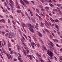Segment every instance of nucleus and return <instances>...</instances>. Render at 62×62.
<instances>
[{"label": "nucleus", "instance_id": "nucleus-1", "mask_svg": "<svg viewBox=\"0 0 62 62\" xmlns=\"http://www.w3.org/2000/svg\"><path fill=\"white\" fill-rule=\"evenodd\" d=\"M47 53L49 55V56H50V57H52L53 56V54L52 52H49L48 49V50Z\"/></svg>", "mask_w": 62, "mask_h": 62}, {"label": "nucleus", "instance_id": "nucleus-2", "mask_svg": "<svg viewBox=\"0 0 62 62\" xmlns=\"http://www.w3.org/2000/svg\"><path fill=\"white\" fill-rule=\"evenodd\" d=\"M6 55L8 59H10V58L12 59V57H11L10 54L7 53Z\"/></svg>", "mask_w": 62, "mask_h": 62}, {"label": "nucleus", "instance_id": "nucleus-3", "mask_svg": "<svg viewBox=\"0 0 62 62\" xmlns=\"http://www.w3.org/2000/svg\"><path fill=\"white\" fill-rule=\"evenodd\" d=\"M30 26V27L31 28H29V29L31 31V32H34V30H33V28H34V27H33V26H32L31 25V26Z\"/></svg>", "mask_w": 62, "mask_h": 62}, {"label": "nucleus", "instance_id": "nucleus-4", "mask_svg": "<svg viewBox=\"0 0 62 62\" xmlns=\"http://www.w3.org/2000/svg\"><path fill=\"white\" fill-rule=\"evenodd\" d=\"M23 1L25 3H26V4H27V5H29V2L28 1H27V0H23Z\"/></svg>", "mask_w": 62, "mask_h": 62}, {"label": "nucleus", "instance_id": "nucleus-5", "mask_svg": "<svg viewBox=\"0 0 62 62\" xmlns=\"http://www.w3.org/2000/svg\"><path fill=\"white\" fill-rule=\"evenodd\" d=\"M16 6L17 7V8H20V6H19V4H18V1H17V0H16Z\"/></svg>", "mask_w": 62, "mask_h": 62}, {"label": "nucleus", "instance_id": "nucleus-6", "mask_svg": "<svg viewBox=\"0 0 62 62\" xmlns=\"http://www.w3.org/2000/svg\"><path fill=\"white\" fill-rule=\"evenodd\" d=\"M10 6L11 7V10H12V12L13 13V12L14 11H13V6H12L11 5H10Z\"/></svg>", "mask_w": 62, "mask_h": 62}, {"label": "nucleus", "instance_id": "nucleus-7", "mask_svg": "<svg viewBox=\"0 0 62 62\" xmlns=\"http://www.w3.org/2000/svg\"><path fill=\"white\" fill-rule=\"evenodd\" d=\"M9 2L10 3H11L13 6L14 2L12 0H11L9 1Z\"/></svg>", "mask_w": 62, "mask_h": 62}, {"label": "nucleus", "instance_id": "nucleus-8", "mask_svg": "<svg viewBox=\"0 0 62 62\" xmlns=\"http://www.w3.org/2000/svg\"><path fill=\"white\" fill-rule=\"evenodd\" d=\"M20 2L22 4V5H24V2H23L22 0H20Z\"/></svg>", "mask_w": 62, "mask_h": 62}, {"label": "nucleus", "instance_id": "nucleus-9", "mask_svg": "<svg viewBox=\"0 0 62 62\" xmlns=\"http://www.w3.org/2000/svg\"><path fill=\"white\" fill-rule=\"evenodd\" d=\"M9 35L10 36H11V37H12L13 36V35L11 33V32H10L9 33Z\"/></svg>", "mask_w": 62, "mask_h": 62}, {"label": "nucleus", "instance_id": "nucleus-10", "mask_svg": "<svg viewBox=\"0 0 62 62\" xmlns=\"http://www.w3.org/2000/svg\"><path fill=\"white\" fill-rule=\"evenodd\" d=\"M45 9H47V10H46L47 11H48V10H49V8H49V7H45Z\"/></svg>", "mask_w": 62, "mask_h": 62}, {"label": "nucleus", "instance_id": "nucleus-11", "mask_svg": "<svg viewBox=\"0 0 62 62\" xmlns=\"http://www.w3.org/2000/svg\"><path fill=\"white\" fill-rule=\"evenodd\" d=\"M53 40L54 41V42H58V41L57 40L54 39H53Z\"/></svg>", "mask_w": 62, "mask_h": 62}, {"label": "nucleus", "instance_id": "nucleus-12", "mask_svg": "<svg viewBox=\"0 0 62 62\" xmlns=\"http://www.w3.org/2000/svg\"><path fill=\"white\" fill-rule=\"evenodd\" d=\"M1 21L2 22V23H5L6 21H5V20L4 19H2L1 20Z\"/></svg>", "mask_w": 62, "mask_h": 62}, {"label": "nucleus", "instance_id": "nucleus-13", "mask_svg": "<svg viewBox=\"0 0 62 62\" xmlns=\"http://www.w3.org/2000/svg\"><path fill=\"white\" fill-rule=\"evenodd\" d=\"M26 25H27V26H28V27H30V26H31V24H27Z\"/></svg>", "mask_w": 62, "mask_h": 62}, {"label": "nucleus", "instance_id": "nucleus-14", "mask_svg": "<svg viewBox=\"0 0 62 62\" xmlns=\"http://www.w3.org/2000/svg\"><path fill=\"white\" fill-rule=\"evenodd\" d=\"M23 51L24 52L25 55H26V51H25V50L24 49H23Z\"/></svg>", "mask_w": 62, "mask_h": 62}, {"label": "nucleus", "instance_id": "nucleus-15", "mask_svg": "<svg viewBox=\"0 0 62 62\" xmlns=\"http://www.w3.org/2000/svg\"><path fill=\"white\" fill-rule=\"evenodd\" d=\"M38 33L39 34V35L41 37H42V35H41V33H40L38 32Z\"/></svg>", "mask_w": 62, "mask_h": 62}, {"label": "nucleus", "instance_id": "nucleus-16", "mask_svg": "<svg viewBox=\"0 0 62 62\" xmlns=\"http://www.w3.org/2000/svg\"><path fill=\"white\" fill-rule=\"evenodd\" d=\"M31 43V45H34V46H36V44H35V43L34 42H32Z\"/></svg>", "mask_w": 62, "mask_h": 62}, {"label": "nucleus", "instance_id": "nucleus-17", "mask_svg": "<svg viewBox=\"0 0 62 62\" xmlns=\"http://www.w3.org/2000/svg\"><path fill=\"white\" fill-rule=\"evenodd\" d=\"M50 19L51 21H52L53 22V23H54V20L52 19V18H50Z\"/></svg>", "mask_w": 62, "mask_h": 62}, {"label": "nucleus", "instance_id": "nucleus-18", "mask_svg": "<svg viewBox=\"0 0 62 62\" xmlns=\"http://www.w3.org/2000/svg\"><path fill=\"white\" fill-rule=\"evenodd\" d=\"M30 13L31 16H32V17H34V16L33 15V14H32V13L30 11Z\"/></svg>", "mask_w": 62, "mask_h": 62}, {"label": "nucleus", "instance_id": "nucleus-19", "mask_svg": "<svg viewBox=\"0 0 62 62\" xmlns=\"http://www.w3.org/2000/svg\"><path fill=\"white\" fill-rule=\"evenodd\" d=\"M49 5L51 7H54V6L53 5H52V4L51 3H49Z\"/></svg>", "mask_w": 62, "mask_h": 62}, {"label": "nucleus", "instance_id": "nucleus-20", "mask_svg": "<svg viewBox=\"0 0 62 62\" xmlns=\"http://www.w3.org/2000/svg\"><path fill=\"white\" fill-rule=\"evenodd\" d=\"M32 21L33 22H35V19L34 18H32Z\"/></svg>", "mask_w": 62, "mask_h": 62}, {"label": "nucleus", "instance_id": "nucleus-21", "mask_svg": "<svg viewBox=\"0 0 62 62\" xmlns=\"http://www.w3.org/2000/svg\"><path fill=\"white\" fill-rule=\"evenodd\" d=\"M54 22H56V23H58V22H59V21L57 19H56V20H55L54 21Z\"/></svg>", "mask_w": 62, "mask_h": 62}, {"label": "nucleus", "instance_id": "nucleus-22", "mask_svg": "<svg viewBox=\"0 0 62 62\" xmlns=\"http://www.w3.org/2000/svg\"><path fill=\"white\" fill-rule=\"evenodd\" d=\"M55 27H56V28L57 29H58V25H57L55 24Z\"/></svg>", "mask_w": 62, "mask_h": 62}, {"label": "nucleus", "instance_id": "nucleus-23", "mask_svg": "<svg viewBox=\"0 0 62 62\" xmlns=\"http://www.w3.org/2000/svg\"><path fill=\"white\" fill-rule=\"evenodd\" d=\"M38 7H39V8H43V6H42V5H40L39 6H38Z\"/></svg>", "mask_w": 62, "mask_h": 62}, {"label": "nucleus", "instance_id": "nucleus-24", "mask_svg": "<svg viewBox=\"0 0 62 62\" xmlns=\"http://www.w3.org/2000/svg\"><path fill=\"white\" fill-rule=\"evenodd\" d=\"M16 46L17 48H20V47L19 46V45H18V44H17L16 45Z\"/></svg>", "mask_w": 62, "mask_h": 62}, {"label": "nucleus", "instance_id": "nucleus-25", "mask_svg": "<svg viewBox=\"0 0 62 62\" xmlns=\"http://www.w3.org/2000/svg\"><path fill=\"white\" fill-rule=\"evenodd\" d=\"M45 30L46 31V32H47V33H49V31L48 30H47V29H45Z\"/></svg>", "mask_w": 62, "mask_h": 62}, {"label": "nucleus", "instance_id": "nucleus-26", "mask_svg": "<svg viewBox=\"0 0 62 62\" xmlns=\"http://www.w3.org/2000/svg\"><path fill=\"white\" fill-rule=\"evenodd\" d=\"M58 11L60 14L61 15V14H62V12H61V11L59 10H58Z\"/></svg>", "mask_w": 62, "mask_h": 62}, {"label": "nucleus", "instance_id": "nucleus-27", "mask_svg": "<svg viewBox=\"0 0 62 62\" xmlns=\"http://www.w3.org/2000/svg\"><path fill=\"white\" fill-rule=\"evenodd\" d=\"M50 44H51L52 47H53V45H54V44H53L51 42H50Z\"/></svg>", "mask_w": 62, "mask_h": 62}, {"label": "nucleus", "instance_id": "nucleus-28", "mask_svg": "<svg viewBox=\"0 0 62 62\" xmlns=\"http://www.w3.org/2000/svg\"><path fill=\"white\" fill-rule=\"evenodd\" d=\"M25 14H26V16L27 17L28 16V14H27V13L26 12H25Z\"/></svg>", "mask_w": 62, "mask_h": 62}, {"label": "nucleus", "instance_id": "nucleus-29", "mask_svg": "<svg viewBox=\"0 0 62 62\" xmlns=\"http://www.w3.org/2000/svg\"><path fill=\"white\" fill-rule=\"evenodd\" d=\"M12 23H13V24H14H14H15V22H14V21H12Z\"/></svg>", "mask_w": 62, "mask_h": 62}, {"label": "nucleus", "instance_id": "nucleus-30", "mask_svg": "<svg viewBox=\"0 0 62 62\" xmlns=\"http://www.w3.org/2000/svg\"><path fill=\"white\" fill-rule=\"evenodd\" d=\"M48 2H50V3H52V1L51 0H48V1H47Z\"/></svg>", "mask_w": 62, "mask_h": 62}, {"label": "nucleus", "instance_id": "nucleus-31", "mask_svg": "<svg viewBox=\"0 0 62 62\" xmlns=\"http://www.w3.org/2000/svg\"><path fill=\"white\" fill-rule=\"evenodd\" d=\"M53 11H55V12L57 11V9H53Z\"/></svg>", "mask_w": 62, "mask_h": 62}, {"label": "nucleus", "instance_id": "nucleus-32", "mask_svg": "<svg viewBox=\"0 0 62 62\" xmlns=\"http://www.w3.org/2000/svg\"><path fill=\"white\" fill-rule=\"evenodd\" d=\"M61 4H57V6L58 7H60L61 6Z\"/></svg>", "mask_w": 62, "mask_h": 62}, {"label": "nucleus", "instance_id": "nucleus-33", "mask_svg": "<svg viewBox=\"0 0 62 62\" xmlns=\"http://www.w3.org/2000/svg\"><path fill=\"white\" fill-rule=\"evenodd\" d=\"M36 11L38 13H39V10L38 9H36Z\"/></svg>", "mask_w": 62, "mask_h": 62}, {"label": "nucleus", "instance_id": "nucleus-34", "mask_svg": "<svg viewBox=\"0 0 62 62\" xmlns=\"http://www.w3.org/2000/svg\"><path fill=\"white\" fill-rule=\"evenodd\" d=\"M41 26H43V25L44 24L43 23H42V22H41Z\"/></svg>", "mask_w": 62, "mask_h": 62}, {"label": "nucleus", "instance_id": "nucleus-35", "mask_svg": "<svg viewBox=\"0 0 62 62\" xmlns=\"http://www.w3.org/2000/svg\"><path fill=\"white\" fill-rule=\"evenodd\" d=\"M1 32L2 33V35H4V34H5V32L1 31Z\"/></svg>", "mask_w": 62, "mask_h": 62}, {"label": "nucleus", "instance_id": "nucleus-36", "mask_svg": "<svg viewBox=\"0 0 62 62\" xmlns=\"http://www.w3.org/2000/svg\"><path fill=\"white\" fill-rule=\"evenodd\" d=\"M24 36H25L26 39H27V40H27V37H26V35H25V34H24Z\"/></svg>", "mask_w": 62, "mask_h": 62}, {"label": "nucleus", "instance_id": "nucleus-37", "mask_svg": "<svg viewBox=\"0 0 62 62\" xmlns=\"http://www.w3.org/2000/svg\"><path fill=\"white\" fill-rule=\"evenodd\" d=\"M54 57L55 59V60H56V61H57V58H56V57L55 56Z\"/></svg>", "mask_w": 62, "mask_h": 62}, {"label": "nucleus", "instance_id": "nucleus-38", "mask_svg": "<svg viewBox=\"0 0 62 62\" xmlns=\"http://www.w3.org/2000/svg\"><path fill=\"white\" fill-rule=\"evenodd\" d=\"M2 50L3 52V53H4L6 54V53H5V50H4V49H2Z\"/></svg>", "mask_w": 62, "mask_h": 62}, {"label": "nucleus", "instance_id": "nucleus-39", "mask_svg": "<svg viewBox=\"0 0 62 62\" xmlns=\"http://www.w3.org/2000/svg\"><path fill=\"white\" fill-rule=\"evenodd\" d=\"M8 23H10V20H9V19H8Z\"/></svg>", "mask_w": 62, "mask_h": 62}, {"label": "nucleus", "instance_id": "nucleus-40", "mask_svg": "<svg viewBox=\"0 0 62 62\" xmlns=\"http://www.w3.org/2000/svg\"><path fill=\"white\" fill-rule=\"evenodd\" d=\"M21 14L22 15H23V16H24V14H23V12H21Z\"/></svg>", "mask_w": 62, "mask_h": 62}, {"label": "nucleus", "instance_id": "nucleus-41", "mask_svg": "<svg viewBox=\"0 0 62 62\" xmlns=\"http://www.w3.org/2000/svg\"><path fill=\"white\" fill-rule=\"evenodd\" d=\"M13 60L14 61H16V60H17L16 59H13Z\"/></svg>", "mask_w": 62, "mask_h": 62}, {"label": "nucleus", "instance_id": "nucleus-42", "mask_svg": "<svg viewBox=\"0 0 62 62\" xmlns=\"http://www.w3.org/2000/svg\"><path fill=\"white\" fill-rule=\"evenodd\" d=\"M40 40L42 43H43V42L42 41V40H41V39H40Z\"/></svg>", "mask_w": 62, "mask_h": 62}, {"label": "nucleus", "instance_id": "nucleus-43", "mask_svg": "<svg viewBox=\"0 0 62 62\" xmlns=\"http://www.w3.org/2000/svg\"><path fill=\"white\" fill-rule=\"evenodd\" d=\"M4 5L5 6H7V3L6 2H4Z\"/></svg>", "mask_w": 62, "mask_h": 62}, {"label": "nucleus", "instance_id": "nucleus-44", "mask_svg": "<svg viewBox=\"0 0 62 62\" xmlns=\"http://www.w3.org/2000/svg\"><path fill=\"white\" fill-rule=\"evenodd\" d=\"M13 51H11L10 52V54H12V53H13Z\"/></svg>", "mask_w": 62, "mask_h": 62}, {"label": "nucleus", "instance_id": "nucleus-45", "mask_svg": "<svg viewBox=\"0 0 62 62\" xmlns=\"http://www.w3.org/2000/svg\"><path fill=\"white\" fill-rule=\"evenodd\" d=\"M8 46L9 47H10V43L8 44Z\"/></svg>", "mask_w": 62, "mask_h": 62}, {"label": "nucleus", "instance_id": "nucleus-46", "mask_svg": "<svg viewBox=\"0 0 62 62\" xmlns=\"http://www.w3.org/2000/svg\"><path fill=\"white\" fill-rule=\"evenodd\" d=\"M0 47H2V46L1 45V42H0Z\"/></svg>", "mask_w": 62, "mask_h": 62}, {"label": "nucleus", "instance_id": "nucleus-47", "mask_svg": "<svg viewBox=\"0 0 62 62\" xmlns=\"http://www.w3.org/2000/svg\"><path fill=\"white\" fill-rule=\"evenodd\" d=\"M53 31L54 33H56V31L55 30H54Z\"/></svg>", "mask_w": 62, "mask_h": 62}, {"label": "nucleus", "instance_id": "nucleus-48", "mask_svg": "<svg viewBox=\"0 0 62 62\" xmlns=\"http://www.w3.org/2000/svg\"><path fill=\"white\" fill-rule=\"evenodd\" d=\"M21 49L20 48H17V50H18V52H20V50H19V49Z\"/></svg>", "mask_w": 62, "mask_h": 62}, {"label": "nucleus", "instance_id": "nucleus-49", "mask_svg": "<svg viewBox=\"0 0 62 62\" xmlns=\"http://www.w3.org/2000/svg\"><path fill=\"white\" fill-rule=\"evenodd\" d=\"M26 51H27V54L29 52V51L28 50H27Z\"/></svg>", "mask_w": 62, "mask_h": 62}, {"label": "nucleus", "instance_id": "nucleus-50", "mask_svg": "<svg viewBox=\"0 0 62 62\" xmlns=\"http://www.w3.org/2000/svg\"><path fill=\"white\" fill-rule=\"evenodd\" d=\"M35 28L36 29H38V27H36V26H35Z\"/></svg>", "mask_w": 62, "mask_h": 62}, {"label": "nucleus", "instance_id": "nucleus-51", "mask_svg": "<svg viewBox=\"0 0 62 62\" xmlns=\"http://www.w3.org/2000/svg\"><path fill=\"white\" fill-rule=\"evenodd\" d=\"M37 46H38V47H40V45H39L38 44H37Z\"/></svg>", "mask_w": 62, "mask_h": 62}, {"label": "nucleus", "instance_id": "nucleus-52", "mask_svg": "<svg viewBox=\"0 0 62 62\" xmlns=\"http://www.w3.org/2000/svg\"><path fill=\"white\" fill-rule=\"evenodd\" d=\"M3 42L4 44V45L5 46H6V42L4 41H3Z\"/></svg>", "mask_w": 62, "mask_h": 62}, {"label": "nucleus", "instance_id": "nucleus-53", "mask_svg": "<svg viewBox=\"0 0 62 62\" xmlns=\"http://www.w3.org/2000/svg\"><path fill=\"white\" fill-rule=\"evenodd\" d=\"M19 61L20 62H23V61L22 60H20Z\"/></svg>", "mask_w": 62, "mask_h": 62}, {"label": "nucleus", "instance_id": "nucleus-54", "mask_svg": "<svg viewBox=\"0 0 62 62\" xmlns=\"http://www.w3.org/2000/svg\"><path fill=\"white\" fill-rule=\"evenodd\" d=\"M46 16H47V17H49V15H48L47 14H46Z\"/></svg>", "mask_w": 62, "mask_h": 62}, {"label": "nucleus", "instance_id": "nucleus-55", "mask_svg": "<svg viewBox=\"0 0 62 62\" xmlns=\"http://www.w3.org/2000/svg\"><path fill=\"white\" fill-rule=\"evenodd\" d=\"M22 24H23V25L24 26H25H25H26L25 25V24H24V23H22Z\"/></svg>", "mask_w": 62, "mask_h": 62}, {"label": "nucleus", "instance_id": "nucleus-56", "mask_svg": "<svg viewBox=\"0 0 62 62\" xmlns=\"http://www.w3.org/2000/svg\"><path fill=\"white\" fill-rule=\"evenodd\" d=\"M10 15V16L11 17V18H12V19H13V17L12 16Z\"/></svg>", "mask_w": 62, "mask_h": 62}, {"label": "nucleus", "instance_id": "nucleus-57", "mask_svg": "<svg viewBox=\"0 0 62 62\" xmlns=\"http://www.w3.org/2000/svg\"><path fill=\"white\" fill-rule=\"evenodd\" d=\"M0 17L1 18H4V17L3 16L1 15H0Z\"/></svg>", "mask_w": 62, "mask_h": 62}, {"label": "nucleus", "instance_id": "nucleus-58", "mask_svg": "<svg viewBox=\"0 0 62 62\" xmlns=\"http://www.w3.org/2000/svg\"><path fill=\"white\" fill-rule=\"evenodd\" d=\"M3 12H6V10L4 9V10H3Z\"/></svg>", "mask_w": 62, "mask_h": 62}, {"label": "nucleus", "instance_id": "nucleus-59", "mask_svg": "<svg viewBox=\"0 0 62 62\" xmlns=\"http://www.w3.org/2000/svg\"><path fill=\"white\" fill-rule=\"evenodd\" d=\"M36 15L37 16H38V17H39V15H38V14H37V13H36Z\"/></svg>", "mask_w": 62, "mask_h": 62}, {"label": "nucleus", "instance_id": "nucleus-60", "mask_svg": "<svg viewBox=\"0 0 62 62\" xmlns=\"http://www.w3.org/2000/svg\"><path fill=\"white\" fill-rule=\"evenodd\" d=\"M5 31L6 32H8H8H9V31H8V30H5Z\"/></svg>", "mask_w": 62, "mask_h": 62}, {"label": "nucleus", "instance_id": "nucleus-61", "mask_svg": "<svg viewBox=\"0 0 62 62\" xmlns=\"http://www.w3.org/2000/svg\"><path fill=\"white\" fill-rule=\"evenodd\" d=\"M17 12H18V13H20V11H19L18 10H17Z\"/></svg>", "mask_w": 62, "mask_h": 62}, {"label": "nucleus", "instance_id": "nucleus-62", "mask_svg": "<svg viewBox=\"0 0 62 62\" xmlns=\"http://www.w3.org/2000/svg\"><path fill=\"white\" fill-rule=\"evenodd\" d=\"M41 11H44V9H42V8H41Z\"/></svg>", "mask_w": 62, "mask_h": 62}, {"label": "nucleus", "instance_id": "nucleus-63", "mask_svg": "<svg viewBox=\"0 0 62 62\" xmlns=\"http://www.w3.org/2000/svg\"><path fill=\"white\" fill-rule=\"evenodd\" d=\"M5 35L6 36H7L8 35V33H6Z\"/></svg>", "mask_w": 62, "mask_h": 62}, {"label": "nucleus", "instance_id": "nucleus-64", "mask_svg": "<svg viewBox=\"0 0 62 62\" xmlns=\"http://www.w3.org/2000/svg\"><path fill=\"white\" fill-rule=\"evenodd\" d=\"M36 26L37 27H38V24H36Z\"/></svg>", "mask_w": 62, "mask_h": 62}]
</instances>
